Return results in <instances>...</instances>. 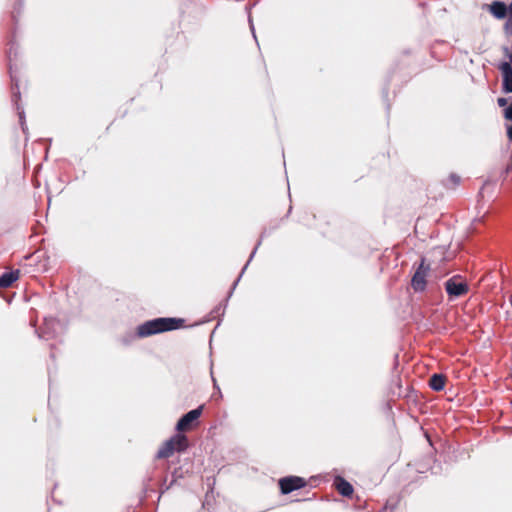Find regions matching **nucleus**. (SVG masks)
<instances>
[{
    "label": "nucleus",
    "mask_w": 512,
    "mask_h": 512,
    "mask_svg": "<svg viewBox=\"0 0 512 512\" xmlns=\"http://www.w3.org/2000/svg\"><path fill=\"white\" fill-rule=\"evenodd\" d=\"M430 272V265L425 264V259L422 258L419 266L417 267L412 279L411 286L415 292H423L426 289V278Z\"/></svg>",
    "instance_id": "20e7f679"
},
{
    "label": "nucleus",
    "mask_w": 512,
    "mask_h": 512,
    "mask_svg": "<svg viewBox=\"0 0 512 512\" xmlns=\"http://www.w3.org/2000/svg\"><path fill=\"white\" fill-rule=\"evenodd\" d=\"M174 452L175 450L173 446V441L170 438L168 441L165 442L163 447L159 449V451L157 452V457L159 459L169 458L170 456H172Z\"/></svg>",
    "instance_id": "4468645a"
},
{
    "label": "nucleus",
    "mask_w": 512,
    "mask_h": 512,
    "mask_svg": "<svg viewBox=\"0 0 512 512\" xmlns=\"http://www.w3.org/2000/svg\"><path fill=\"white\" fill-rule=\"evenodd\" d=\"M19 271L5 272L0 276V288L10 287L18 279Z\"/></svg>",
    "instance_id": "9b49d317"
},
{
    "label": "nucleus",
    "mask_w": 512,
    "mask_h": 512,
    "mask_svg": "<svg viewBox=\"0 0 512 512\" xmlns=\"http://www.w3.org/2000/svg\"><path fill=\"white\" fill-rule=\"evenodd\" d=\"M184 320L181 318L173 317H159L152 320H148L137 328L138 337H148L154 334L176 330L182 327Z\"/></svg>",
    "instance_id": "f257e3e1"
},
{
    "label": "nucleus",
    "mask_w": 512,
    "mask_h": 512,
    "mask_svg": "<svg viewBox=\"0 0 512 512\" xmlns=\"http://www.w3.org/2000/svg\"><path fill=\"white\" fill-rule=\"evenodd\" d=\"M214 386L219 390V387L216 385V380L213 378Z\"/></svg>",
    "instance_id": "412c9836"
},
{
    "label": "nucleus",
    "mask_w": 512,
    "mask_h": 512,
    "mask_svg": "<svg viewBox=\"0 0 512 512\" xmlns=\"http://www.w3.org/2000/svg\"><path fill=\"white\" fill-rule=\"evenodd\" d=\"M174 450L177 452L185 451L188 447V439L184 434H176L172 438Z\"/></svg>",
    "instance_id": "f8f14e48"
},
{
    "label": "nucleus",
    "mask_w": 512,
    "mask_h": 512,
    "mask_svg": "<svg viewBox=\"0 0 512 512\" xmlns=\"http://www.w3.org/2000/svg\"><path fill=\"white\" fill-rule=\"evenodd\" d=\"M444 286L450 299L462 297L469 291L467 282L460 275L449 278Z\"/></svg>",
    "instance_id": "7ed1b4c3"
},
{
    "label": "nucleus",
    "mask_w": 512,
    "mask_h": 512,
    "mask_svg": "<svg viewBox=\"0 0 512 512\" xmlns=\"http://www.w3.org/2000/svg\"><path fill=\"white\" fill-rule=\"evenodd\" d=\"M245 9L248 12V21H249L250 29L252 31L253 37L256 39L254 25H253V21H252V17H251V12H250L251 11V6L247 5Z\"/></svg>",
    "instance_id": "a211bd4d"
},
{
    "label": "nucleus",
    "mask_w": 512,
    "mask_h": 512,
    "mask_svg": "<svg viewBox=\"0 0 512 512\" xmlns=\"http://www.w3.org/2000/svg\"><path fill=\"white\" fill-rule=\"evenodd\" d=\"M335 486L339 494L344 497H349L353 494V486L342 477H336Z\"/></svg>",
    "instance_id": "9d476101"
},
{
    "label": "nucleus",
    "mask_w": 512,
    "mask_h": 512,
    "mask_svg": "<svg viewBox=\"0 0 512 512\" xmlns=\"http://www.w3.org/2000/svg\"><path fill=\"white\" fill-rule=\"evenodd\" d=\"M498 68L502 73V90L505 93H512V65L509 62H502Z\"/></svg>",
    "instance_id": "6e6552de"
},
{
    "label": "nucleus",
    "mask_w": 512,
    "mask_h": 512,
    "mask_svg": "<svg viewBox=\"0 0 512 512\" xmlns=\"http://www.w3.org/2000/svg\"><path fill=\"white\" fill-rule=\"evenodd\" d=\"M490 11L498 19H503L507 15L510 16L509 6L500 1H494L490 6Z\"/></svg>",
    "instance_id": "1a4fd4ad"
},
{
    "label": "nucleus",
    "mask_w": 512,
    "mask_h": 512,
    "mask_svg": "<svg viewBox=\"0 0 512 512\" xmlns=\"http://www.w3.org/2000/svg\"><path fill=\"white\" fill-rule=\"evenodd\" d=\"M61 324L58 320L54 318H45L43 326L38 333L39 337L45 340L52 339L56 337L58 330L60 329Z\"/></svg>",
    "instance_id": "0eeeda50"
},
{
    "label": "nucleus",
    "mask_w": 512,
    "mask_h": 512,
    "mask_svg": "<svg viewBox=\"0 0 512 512\" xmlns=\"http://www.w3.org/2000/svg\"><path fill=\"white\" fill-rule=\"evenodd\" d=\"M203 411V405L197 407L196 409L190 410L185 413L177 422L176 430L178 432H185L192 428L195 421L199 419Z\"/></svg>",
    "instance_id": "39448f33"
},
{
    "label": "nucleus",
    "mask_w": 512,
    "mask_h": 512,
    "mask_svg": "<svg viewBox=\"0 0 512 512\" xmlns=\"http://www.w3.org/2000/svg\"><path fill=\"white\" fill-rule=\"evenodd\" d=\"M17 56V50L14 48V43H11L8 51H7V58H8V64H9V74L11 78L12 83V101L16 106V110L19 116V121L22 127V130L25 131V116H24V110L19 106V100H20V91L18 86V79L16 78L15 71L13 68V59Z\"/></svg>",
    "instance_id": "f03ea898"
},
{
    "label": "nucleus",
    "mask_w": 512,
    "mask_h": 512,
    "mask_svg": "<svg viewBox=\"0 0 512 512\" xmlns=\"http://www.w3.org/2000/svg\"><path fill=\"white\" fill-rule=\"evenodd\" d=\"M305 485V479L298 476H287L279 480V487L282 494H289Z\"/></svg>",
    "instance_id": "423d86ee"
},
{
    "label": "nucleus",
    "mask_w": 512,
    "mask_h": 512,
    "mask_svg": "<svg viewBox=\"0 0 512 512\" xmlns=\"http://www.w3.org/2000/svg\"><path fill=\"white\" fill-rule=\"evenodd\" d=\"M509 10H510V16H509L507 22L505 23V31L507 34L512 35V3L509 5Z\"/></svg>",
    "instance_id": "f3484780"
},
{
    "label": "nucleus",
    "mask_w": 512,
    "mask_h": 512,
    "mask_svg": "<svg viewBox=\"0 0 512 512\" xmlns=\"http://www.w3.org/2000/svg\"><path fill=\"white\" fill-rule=\"evenodd\" d=\"M445 376L442 374H433L429 380V386L434 391H441L445 386Z\"/></svg>",
    "instance_id": "ddd939ff"
},
{
    "label": "nucleus",
    "mask_w": 512,
    "mask_h": 512,
    "mask_svg": "<svg viewBox=\"0 0 512 512\" xmlns=\"http://www.w3.org/2000/svg\"><path fill=\"white\" fill-rule=\"evenodd\" d=\"M507 136L512 141V125L507 129Z\"/></svg>",
    "instance_id": "aec40b11"
},
{
    "label": "nucleus",
    "mask_w": 512,
    "mask_h": 512,
    "mask_svg": "<svg viewBox=\"0 0 512 512\" xmlns=\"http://www.w3.org/2000/svg\"><path fill=\"white\" fill-rule=\"evenodd\" d=\"M497 103L499 105V107H507V104H508V99L506 98H503V97H500L497 99Z\"/></svg>",
    "instance_id": "6ab92c4d"
},
{
    "label": "nucleus",
    "mask_w": 512,
    "mask_h": 512,
    "mask_svg": "<svg viewBox=\"0 0 512 512\" xmlns=\"http://www.w3.org/2000/svg\"><path fill=\"white\" fill-rule=\"evenodd\" d=\"M261 244V240L258 241V243L256 244L254 250L252 251L250 257H249V260L247 261L246 265L244 266V268L242 269V272L243 273L246 269V267L248 266L249 262L251 261V259L254 257L255 253H256V250L257 248L260 246ZM242 274L239 275V277L235 280V282L233 283V286L231 288V291L229 293V296L232 294L233 290L235 289L236 285L238 284L239 280H240V277H241Z\"/></svg>",
    "instance_id": "2eb2a0df"
},
{
    "label": "nucleus",
    "mask_w": 512,
    "mask_h": 512,
    "mask_svg": "<svg viewBox=\"0 0 512 512\" xmlns=\"http://www.w3.org/2000/svg\"><path fill=\"white\" fill-rule=\"evenodd\" d=\"M460 182V177L457 175V174H454L452 173L447 182L445 183V186L448 187V188H454L455 186H457Z\"/></svg>",
    "instance_id": "dca6fc26"
}]
</instances>
